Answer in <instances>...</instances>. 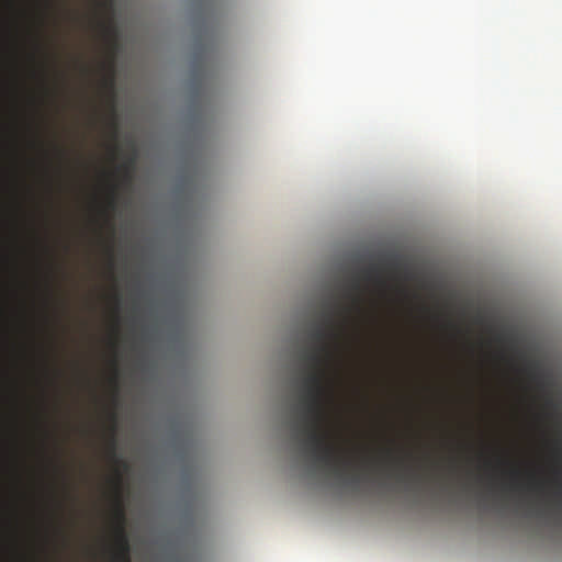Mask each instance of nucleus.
Masks as SVG:
<instances>
[{
	"label": "nucleus",
	"mask_w": 562,
	"mask_h": 562,
	"mask_svg": "<svg viewBox=\"0 0 562 562\" xmlns=\"http://www.w3.org/2000/svg\"><path fill=\"white\" fill-rule=\"evenodd\" d=\"M115 202H116V188L115 187H112L111 188V195H110V200H109V207H111L112 210L115 209Z\"/></svg>",
	"instance_id": "obj_7"
},
{
	"label": "nucleus",
	"mask_w": 562,
	"mask_h": 562,
	"mask_svg": "<svg viewBox=\"0 0 562 562\" xmlns=\"http://www.w3.org/2000/svg\"><path fill=\"white\" fill-rule=\"evenodd\" d=\"M502 487L509 492H518L526 488L528 492L541 493L544 488V484L532 480L527 485H524L517 480V472H514L512 480L508 483L502 484Z\"/></svg>",
	"instance_id": "obj_4"
},
{
	"label": "nucleus",
	"mask_w": 562,
	"mask_h": 562,
	"mask_svg": "<svg viewBox=\"0 0 562 562\" xmlns=\"http://www.w3.org/2000/svg\"><path fill=\"white\" fill-rule=\"evenodd\" d=\"M397 291H398L401 294H403L404 296H407V292H406L404 289L398 288V289H397Z\"/></svg>",
	"instance_id": "obj_8"
},
{
	"label": "nucleus",
	"mask_w": 562,
	"mask_h": 562,
	"mask_svg": "<svg viewBox=\"0 0 562 562\" xmlns=\"http://www.w3.org/2000/svg\"><path fill=\"white\" fill-rule=\"evenodd\" d=\"M112 418H113V422L115 423L114 414H112ZM116 448H117V442H116V438H115V424H114L113 428H112V434H111V437L109 440V456L111 457V459L113 460V462L116 465L127 469V463L117 456Z\"/></svg>",
	"instance_id": "obj_5"
},
{
	"label": "nucleus",
	"mask_w": 562,
	"mask_h": 562,
	"mask_svg": "<svg viewBox=\"0 0 562 562\" xmlns=\"http://www.w3.org/2000/svg\"><path fill=\"white\" fill-rule=\"evenodd\" d=\"M385 272L386 266L384 263L373 262L352 273L344 286V297L350 301L348 306L357 312L362 311L364 302L362 281L374 285L380 296L387 297L391 286L385 278Z\"/></svg>",
	"instance_id": "obj_2"
},
{
	"label": "nucleus",
	"mask_w": 562,
	"mask_h": 562,
	"mask_svg": "<svg viewBox=\"0 0 562 562\" xmlns=\"http://www.w3.org/2000/svg\"><path fill=\"white\" fill-rule=\"evenodd\" d=\"M134 164H135V159L132 157L130 159H127L122 166L121 168L124 170V173H125V178L126 179H130L131 178V172L134 168Z\"/></svg>",
	"instance_id": "obj_6"
},
{
	"label": "nucleus",
	"mask_w": 562,
	"mask_h": 562,
	"mask_svg": "<svg viewBox=\"0 0 562 562\" xmlns=\"http://www.w3.org/2000/svg\"><path fill=\"white\" fill-rule=\"evenodd\" d=\"M115 301H116V303L119 304V302H120V297H119V295H117V294H115Z\"/></svg>",
	"instance_id": "obj_10"
},
{
	"label": "nucleus",
	"mask_w": 562,
	"mask_h": 562,
	"mask_svg": "<svg viewBox=\"0 0 562 562\" xmlns=\"http://www.w3.org/2000/svg\"><path fill=\"white\" fill-rule=\"evenodd\" d=\"M120 485H121V475L117 473L116 481H115L117 494H120ZM114 518L116 521V526H115L116 551L114 552L112 560H113V562L114 561H125V559L131 560L130 542H128V538H127V535L125 531V512H124V507L122 505L120 495H117V498H116V504H115V508H114Z\"/></svg>",
	"instance_id": "obj_3"
},
{
	"label": "nucleus",
	"mask_w": 562,
	"mask_h": 562,
	"mask_svg": "<svg viewBox=\"0 0 562 562\" xmlns=\"http://www.w3.org/2000/svg\"><path fill=\"white\" fill-rule=\"evenodd\" d=\"M352 312L351 307L338 303L326 304L321 324L310 334L313 348L302 353L306 371L296 407L297 418L291 425L293 438L300 441L302 452L315 470L338 480L347 479L358 465L386 467L403 481L417 477L406 460L395 456L392 450L384 451L383 458H364L358 463L331 440L327 406L333 391L328 382V369L335 360L337 347Z\"/></svg>",
	"instance_id": "obj_1"
},
{
	"label": "nucleus",
	"mask_w": 562,
	"mask_h": 562,
	"mask_svg": "<svg viewBox=\"0 0 562 562\" xmlns=\"http://www.w3.org/2000/svg\"><path fill=\"white\" fill-rule=\"evenodd\" d=\"M114 562H132V561L125 559V561H114Z\"/></svg>",
	"instance_id": "obj_11"
},
{
	"label": "nucleus",
	"mask_w": 562,
	"mask_h": 562,
	"mask_svg": "<svg viewBox=\"0 0 562 562\" xmlns=\"http://www.w3.org/2000/svg\"><path fill=\"white\" fill-rule=\"evenodd\" d=\"M547 405H548V406H553V402H552V400H551V398H548V400H547Z\"/></svg>",
	"instance_id": "obj_9"
}]
</instances>
